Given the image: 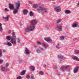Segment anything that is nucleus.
<instances>
[{"label":"nucleus","mask_w":79,"mask_h":79,"mask_svg":"<svg viewBox=\"0 0 79 79\" xmlns=\"http://www.w3.org/2000/svg\"><path fill=\"white\" fill-rule=\"evenodd\" d=\"M69 72V73H70V69H69L68 71Z\"/></svg>","instance_id":"nucleus-49"},{"label":"nucleus","mask_w":79,"mask_h":79,"mask_svg":"<svg viewBox=\"0 0 79 79\" xmlns=\"http://www.w3.org/2000/svg\"><path fill=\"white\" fill-rule=\"evenodd\" d=\"M9 66V64L8 63H7L5 67H6L7 68Z\"/></svg>","instance_id":"nucleus-36"},{"label":"nucleus","mask_w":79,"mask_h":79,"mask_svg":"<svg viewBox=\"0 0 79 79\" xmlns=\"http://www.w3.org/2000/svg\"><path fill=\"white\" fill-rule=\"evenodd\" d=\"M38 11L41 13H46L48 12L47 8H45L43 6H39L37 9Z\"/></svg>","instance_id":"nucleus-3"},{"label":"nucleus","mask_w":79,"mask_h":79,"mask_svg":"<svg viewBox=\"0 0 79 79\" xmlns=\"http://www.w3.org/2000/svg\"><path fill=\"white\" fill-rule=\"evenodd\" d=\"M22 78H23V77H22L19 76V77H18L17 78V79H22Z\"/></svg>","instance_id":"nucleus-31"},{"label":"nucleus","mask_w":79,"mask_h":79,"mask_svg":"<svg viewBox=\"0 0 79 79\" xmlns=\"http://www.w3.org/2000/svg\"><path fill=\"white\" fill-rule=\"evenodd\" d=\"M5 10L6 12L9 11V10H8V9H7V8H5Z\"/></svg>","instance_id":"nucleus-37"},{"label":"nucleus","mask_w":79,"mask_h":79,"mask_svg":"<svg viewBox=\"0 0 79 79\" xmlns=\"http://www.w3.org/2000/svg\"><path fill=\"white\" fill-rule=\"evenodd\" d=\"M61 19H58L57 21V22H56L57 24H59V23H60L61 22Z\"/></svg>","instance_id":"nucleus-27"},{"label":"nucleus","mask_w":79,"mask_h":79,"mask_svg":"<svg viewBox=\"0 0 79 79\" xmlns=\"http://www.w3.org/2000/svg\"><path fill=\"white\" fill-rule=\"evenodd\" d=\"M3 52H4V53H6V50H3Z\"/></svg>","instance_id":"nucleus-43"},{"label":"nucleus","mask_w":79,"mask_h":79,"mask_svg":"<svg viewBox=\"0 0 79 79\" xmlns=\"http://www.w3.org/2000/svg\"><path fill=\"white\" fill-rule=\"evenodd\" d=\"M59 45H60V44H57L56 46V48H59Z\"/></svg>","instance_id":"nucleus-38"},{"label":"nucleus","mask_w":79,"mask_h":79,"mask_svg":"<svg viewBox=\"0 0 79 79\" xmlns=\"http://www.w3.org/2000/svg\"><path fill=\"white\" fill-rule=\"evenodd\" d=\"M37 44V45H40L41 44V43H40V42L38 41L36 42Z\"/></svg>","instance_id":"nucleus-35"},{"label":"nucleus","mask_w":79,"mask_h":79,"mask_svg":"<svg viewBox=\"0 0 79 79\" xmlns=\"http://www.w3.org/2000/svg\"><path fill=\"white\" fill-rule=\"evenodd\" d=\"M46 29H48V27H46Z\"/></svg>","instance_id":"nucleus-46"},{"label":"nucleus","mask_w":79,"mask_h":79,"mask_svg":"<svg viewBox=\"0 0 79 79\" xmlns=\"http://www.w3.org/2000/svg\"><path fill=\"white\" fill-rule=\"evenodd\" d=\"M72 26L73 27H79V25L76 23H73L72 24Z\"/></svg>","instance_id":"nucleus-14"},{"label":"nucleus","mask_w":79,"mask_h":79,"mask_svg":"<svg viewBox=\"0 0 79 79\" xmlns=\"http://www.w3.org/2000/svg\"><path fill=\"white\" fill-rule=\"evenodd\" d=\"M6 39L8 40H10L11 39V38L10 36H8L6 37Z\"/></svg>","instance_id":"nucleus-20"},{"label":"nucleus","mask_w":79,"mask_h":79,"mask_svg":"<svg viewBox=\"0 0 79 79\" xmlns=\"http://www.w3.org/2000/svg\"><path fill=\"white\" fill-rule=\"evenodd\" d=\"M26 73V70H23L20 73V75H24Z\"/></svg>","instance_id":"nucleus-22"},{"label":"nucleus","mask_w":79,"mask_h":79,"mask_svg":"<svg viewBox=\"0 0 79 79\" xmlns=\"http://www.w3.org/2000/svg\"><path fill=\"white\" fill-rule=\"evenodd\" d=\"M9 16H7L6 17H3V19H5L6 21H8L9 20Z\"/></svg>","instance_id":"nucleus-15"},{"label":"nucleus","mask_w":79,"mask_h":79,"mask_svg":"<svg viewBox=\"0 0 79 79\" xmlns=\"http://www.w3.org/2000/svg\"><path fill=\"white\" fill-rule=\"evenodd\" d=\"M69 67V65H66L60 68V70L61 71H67Z\"/></svg>","instance_id":"nucleus-5"},{"label":"nucleus","mask_w":79,"mask_h":79,"mask_svg":"<svg viewBox=\"0 0 79 79\" xmlns=\"http://www.w3.org/2000/svg\"><path fill=\"white\" fill-rule=\"evenodd\" d=\"M58 29V31H62V26L60 25L59 24L56 27Z\"/></svg>","instance_id":"nucleus-8"},{"label":"nucleus","mask_w":79,"mask_h":79,"mask_svg":"<svg viewBox=\"0 0 79 79\" xmlns=\"http://www.w3.org/2000/svg\"><path fill=\"white\" fill-rule=\"evenodd\" d=\"M33 7L34 8H36L38 7V5L37 4H34L33 5Z\"/></svg>","instance_id":"nucleus-24"},{"label":"nucleus","mask_w":79,"mask_h":79,"mask_svg":"<svg viewBox=\"0 0 79 79\" xmlns=\"http://www.w3.org/2000/svg\"><path fill=\"white\" fill-rule=\"evenodd\" d=\"M46 66V65H45V64H44L43 65V67H44V68H45Z\"/></svg>","instance_id":"nucleus-44"},{"label":"nucleus","mask_w":79,"mask_h":79,"mask_svg":"<svg viewBox=\"0 0 79 79\" xmlns=\"http://www.w3.org/2000/svg\"><path fill=\"white\" fill-rule=\"evenodd\" d=\"M9 7L10 10H14V9H15L13 5L9 4Z\"/></svg>","instance_id":"nucleus-11"},{"label":"nucleus","mask_w":79,"mask_h":79,"mask_svg":"<svg viewBox=\"0 0 79 79\" xmlns=\"http://www.w3.org/2000/svg\"><path fill=\"white\" fill-rule=\"evenodd\" d=\"M3 31V28H2V24L1 23L0 25V32H2Z\"/></svg>","instance_id":"nucleus-23"},{"label":"nucleus","mask_w":79,"mask_h":79,"mask_svg":"<svg viewBox=\"0 0 79 79\" xmlns=\"http://www.w3.org/2000/svg\"><path fill=\"white\" fill-rule=\"evenodd\" d=\"M15 3L16 4V9L13 10V13L14 14H16V13H18V10H19V8L20 7V3L17 2H16Z\"/></svg>","instance_id":"nucleus-4"},{"label":"nucleus","mask_w":79,"mask_h":79,"mask_svg":"<svg viewBox=\"0 0 79 79\" xmlns=\"http://www.w3.org/2000/svg\"><path fill=\"white\" fill-rule=\"evenodd\" d=\"M40 50H44V49L41 48H37L36 50V52L37 53H40L41 52Z\"/></svg>","instance_id":"nucleus-9"},{"label":"nucleus","mask_w":79,"mask_h":79,"mask_svg":"<svg viewBox=\"0 0 79 79\" xmlns=\"http://www.w3.org/2000/svg\"><path fill=\"white\" fill-rule=\"evenodd\" d=\"M10 32H11V30H9V33H10Z\"/></svg>","instance_id":"nucleus-47"},{"label":"nucleus","mask_w":79,"mask_h":79,"mask_svg":"<svg viewBox=\"0 0 79 79\" xmlns=\"http://www.w3.org/2000/svg\"><path fill=\"white\" fill-rule=\"evenodd\" d=\"M26 79H29V78H30V76H29V75H27L26 77Z\"/></svg>","instance_id":"nucleus-34"},{"label":"nucleus","mask_w":79,"mask_h":79,"mask_svg":"<svg viewBox=\"0 0 79 79\" xmlns=\"http://www.w3.org/2000/svg\"><path fill=\"white\" fill-rule=\"evenodd\" d=\"M65 14H70L71 13V11L69 10H65Z\"/></svg>","instance_id":"nucleus-18"},{"label":"nucleus","mask_w":79,"mask_h":79,"mask_svg":"<svg viewBox=\"0 0 79 79\" xmlns=\"http://www.w3.org/2000/svg\"><path fill=\"white\" fill-rule=\"evenodd\" d=\"M3 60H0V64L2 63H3Z\"/></svg>","instance_id":"nucleus-39"},{"label":"nucleus","mask_w":79,"mask_h":79,"mask_svg":"<svg viewBox=\"0 0 79 79\" xmlns=\"http://www.w3.org/2000/svg\"><path fill=\"white\" fill-rule=\"evenodd\" d=\"M21 60H19V62L20 63H22V61H21Z\"/></svg>","instance_id":"nucleus-42"},{"label":"nucleus","mask_w":79,"mask_h":79,"mask_svg":"<svg viewBox=\"0 0 79 79\" xmlns=\"http://www.w3.org/2000/svg\"><path fill=\"white\" fill-rule=\"evenodd\" d=\"M73 40L74 41H75V39H73Z\"/></svg>","instance_id":"nucleus-50"},{"label":"nucleus","mask_w":79,"mask_h":79,"mask_svg":"<svg viewBox=\"0 0 79 79\" xmlns=\"http://www.w3.org/2000/svg\"><path fill=\"white\" fill-rule=\"evenodd\" d=\"M64 36H61L60 37V40H64Z\"/></svg>","instance_id":"nucleus-28"},{"label":"nucleus","mask_w":79,"mask_h":79,"mask_svg":"<svg viewBox=\"0 0 79 79\" xmlns=\"http://www.w3.org/2000/svg\"><path fill=\"white\" fill-rule=\"evenodd\" d=\"M7 46H12V44L10 43H7Z\"/></svg>","instance_id":"nucleus-30"},{"label":"nucleus","mask_w":79,"mask_h":79,"mask_svg":"<svg viewBox=\"0 0 79 79\" xmlns=\"http://www.w3.org/2000/svg\"><path fill=\"white\" fill-rule=\"evenodd\" d=\"M30 4H31V5H32V2H30Z\"/></svg>","instance_id":"nucleus-48"},{"label":"nucleus","mask_w":79,"mask_h":79,"mask_svg":"<svg viewBox=\"0 0 79 79\" xmlns=\"http://www.w3.org/2000/svg\"><path fill=\"white\" fill-rule=\"evenodd\" d=\"M28 11L26 10H23V14L24 15H26L27 14V12Z\"/></svg>","instance_id":"nucleus-17"},{"label":"nucleus","mask_w":79,"mask_h":79,"mask_svg":"<svg viewBox=\"0 0 79 79\" xmlns=\"http://www.w3.org/2000/svg\"><path fill=\"white\" fill-rule=\"evenodd\" d=\"M31 25L25 28V32H29L30 31H33L35 29V25L37 24V22L36 20H33L31 22Z\"/></svg>","instance_id":"nucleus-1"},{"label":"nucleus","mask_w":79,"mask_h":79,"mask_svg":"<svg viewBox=\"0 0 79 79\" xmlns=\"http://www.w3.org/2000/svg\"><path fill=\"white\" fill-rule=\"evenodd\" d=\"M44 39L46 41H47L48 43H51L52 42V39L50 38H45Z\"/></svg>","instance_id":"nucleus-10"},{"label":"nucleus","mask_w":79,"mask_h":79,"mask_svg":"<svg viewBox=\"0 0 79 79\" xmlns=\"http://www.w3.org/2000/svg\"><path fill=\"white\" fill-rule=\"evenodd\" d=\"M57 67H56V66L55 67L53 68V69H57Z\"/></svg>","instance_id":"nucleus-41"},{"label":"nucleus","mask_w":79,"mask_h":79,"mask_svg":"<svg viewBox=\"0 0 79 79\" xmlns=\"http://www.w3.org/2000/svg\"><path fill=\"white\" fill-rule=\"evenodd\" d=\"M31 79H34V75L33 74H31Z\"/></svg>","instance_id":"nucleus-32"},{"label":"nucleus","mask_w":79,"mask_h":79,"mask_svg":"<svg viewBox=\"0 0 79 79\" xmlns=\"http://www.w3.org/2000/svg\"><path fill=\"white\" fill-rule=\"evenodd\" d=\"M16 37L15 35V32H12V35L11 36V40L10 41L11 43L13 45H16Z\"/></svg>","instance_id":"nucleus-2"},{"label":"nucleus","mask_w":79,"mask_h":79,"mask_svg":"<svg viewBox=\"0 0 79 79\" xmlns=\"http://www.w3.org/2000/svg\"><path fill=\"white\" fill-rule=\"evenodd\" d=\"M30 68L31 69H32V71H35V67L33 66H31L30 67Z\"/></svg>","instance_id":"nucleus-21"},{"label":"nucleus","mask_w":79,"mask_h":79,"mask_svg":"<svg viewBox=\"0 0 79 79\" xmlns=\"http://www.w3.org/2000/svg\"><path fill=\"white\" fill-rule=\"evenodd\" d=\"M39 74H40L41 75H43L44 73H43V72L42 71H40L39 73Z\"/></svg>","instance_id":"nucleus-33"},{"label":"nucleus","mask_w":79,"mask_h":79,"mask_svg":"<svg viewBox=\"0 0 79 79\" xmlns=\"http://www.w3.org/2000/svg\"><path fill=\"white\" fill-rule=\"evenodd\" d=\"M78 69V67H77L76 68L74 69L73 70V72L74 73H76L77 72V69Z\"/></svg>","instance_id":"nucleus-19"},{"label":"nucleus","mask_w":79,"mask_h":79,"mask_svg":"<svg viewBox=\"0 0 79 79\" xmlns=\"http://www.w3.org/2000/svg\"><path fill=\"white\" fill-rule=\"evenodd\" d=\"M25 54L26 55H29L30 54V52H29V50H28L27 48H26L25 50Z\"/></svg>","instance_id":"nucleus-13"},{"label":"nucleus","mask_w":79,"mask_h":79,"mask_svg":"<svg viewBox=\"0 0 79 79\" xmlns=\"http://www.w3.org/2000/svg\"><path fill=\"white\" fill-rule=\"evenodd\" d=\"M54 10L56 12L58 13L61 11V8L59 6H56L54 7Z\"/></svg>","instance_id":"nucleus-6"},{"label":"nucleus","mask_w":79,"mask_h":79,"mask_svg":"<svg viewBox=\"0 0 79 79\" xmlns=\"http://www.w3.org/2000/svg\"><path fill=\"white\" fill-rule=\"evenodd\" d=\"M1 71H7L8 70V68L6 67H1Z\"/></svg>","instance_id":"nucleus-7"},{"label":"nucleus","mask_w":79,"mask_h":79,"mask_svg":"<svg viewBox=\"0 0 79 79\" xmlns=\"http://www.w3.org/2000/svg\"><path fill=\"white\" fill-rule=\"evenodd\" d=\"M58 57L60 61H62V60H63V55L61 54L58 55Z\"/></svg>","instance_id":"nucleus-12"},{"label":"nucleus","mask_w":79,"mask_h":79,"mask_svg":"<svg viewBox=\"0 0 79 79\" xmlns=\"http://www.w3.org/2000/svg\"><path fill=\"white\" fill-rule=\"evenodd\" d=\"M29 15L30 16H34V14H33L32 12L31 11L30 12Z\"/></svg>","instance_id":"nucleus-25"},{"label":"nucleus","mask_w":79,"mask_h":79,"mask_svg":"<svg viewBox=\"0 0 79 79\" xmlns=\"http://www.w3.org/2000/svg\"><path fill=\"white\" fill-rule=\"evenodd\" d=\"M73 59L75 61H79V59L76 56L73 57Z\"/></svg>","instance_id":"nucleus-16"},{"label":"nucleus","mask_w":79,"mask_h":79,"mask_svg":"<svg viewBox=\"0 0 79 79\" xmlns=\"http://www.w3.org/2000/svg\"><path fill=\"white\" fill-rule=\"evenodd\" d=\"M4 44H5V45H7V43H4Z\"/></svg>","instance_id":"nucleus-45"},{"label":"nucleus","mask_w":79,"mask_h":79,"mask_svg":"<svg viewBox=\"0 0 79 79\" xmlns=\"http://www.w3.org/2000/svg\"><path fill=\"white\" fill-rule=\"evenodd\" d=\"M43 46H44V47H45V48H47V45H46V44H45L44 43H43Z\"/></svg>","instance_id":"nucleus-29"},{"label":"nucleus","mask_w":79,"mask_h":79,"mask_svg":"<svg viewBox=\"0 0 79 79\" xmlns=\"http://www.w3.org/2000/svg\"><path fill=\"white\" fill-rule=\"evenodd\" d=\"M2 56V50L0 49V57Z\"/></svg>","instance_id":"nucleus-26"},{"label":"nucleus","mask_w":79,"mask_h":79,"mask_svg":"<svg viewBox=\"0 0 79 79\" xmlns=\"http://www.w3.org/2000/svg\"><path fill=\"white\" fill-rule=\"evenodd\" d=\"M20 42V39L18 38L17 39V42Z\"/></svg>","instance_id":"nucleus-40"}]
</instances>
